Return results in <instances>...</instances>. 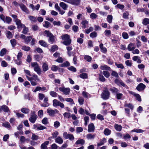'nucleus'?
<instances>
[{"label": "nucleus", "mask_w": 149, "mask_h": 149, "mask_svg": "<svg viewBox=\"0 0 149 149\" xmlns=\"http://www.w3.org/2000/svg\"><path fill=\"white\" fill-rule=\"evenodd\" d=\"M21 9L25 12L28 14L29 13V11L26 7L24 4H22L20 5Z\"/></svg>", "instance_id": "nucleus-16"}, {"label": "nucleus", "mask_w": 149, "mask_h": 149, "mask_svg": "<svg viewBox=\"0 0 149 149\" xmlns=\"http://www.w3.org/2000/svg\"><path fill=\"white\" fill-rule=\"evenodd\" d=\"M44 24H43V26L45 28H48L50 26V23L47 21H45Z\"/></svg>", "instance_id": "nucleus-47"}, {"label": "nucleus", "mask_w": 149, "mask_h": 149, "mask_svg": "<svg viewBox=\"0 0 149 149\" xmlns=\"http://www.w3.org/2000/svg\"><path fill=\"white\" fill-rule=\"evenodd\" d=\"M21 111L23 113L27 114L29 112V110L26 108H23L21 109Z\"/></svg>", "instance_id": "nucleus-25"}, {"label": "nucleus", "mask_w": 149, "mask_h": 149, "mask_svg": "<svg viewBox=\"0 0 149 149\" xmlns=\"http://www.w3.org/2000/svg\"><path fill=\"white\" fill-rule=\"evenodd\" d=\"M7 52V50L5 48H3L0 51V56H3L6 54Z\"/></svg>", "instance_id": "nucleus-26"}, {"label": "nucleus", "mask_w": 149, "mask_h": 149, "mask_svg": "<svg viewBox=\"0 0 149 149\" xmlns=\"http://www.w3.org/2000/svg\"><path fill=\"white\" fill-rule=\"evenodd\" d=\"M49 143V141H46L44 142V143L42 144L41 148L42 149H46L47 148V145H48Z\"/></svg>", "instance_id": "nucleus-20"}, {"label": "nucleus", "mask_w": 149, "mask_h": 149, "mask_svg": "<svg viewBox=\"0 0 149 149\" xmlns=\"http://www.w3.org/2000/svg\"><path fill=\"white\" fill-rule=\"evenodd\" d=\"M115 82L118 85L120 84L126 88H127V86L125 85L121 80H119L118 79H116L115 80Z\"/></svg>", "instance_id": "nucleus-8"}, {"label": "nucleus", "mask_w": 149, "mask_h": 149, "mask_svg": "<svg viewBox=\"0 0 149 149\" xmlns=\"http://www.w3.org/2000/svg\"><path fill=\"white\" fill-rule=\"evenodd\" d=\"M97 16V15L94 13L91 14L90 15V17L92 19L96 18Z\"/></svg>", "instance_id": "nucleus-64"}, {"label": "nucleus", "mask_w": 149, "mask_h": 149, "mask_svg": "<svg viewBox=\"0 0 149 149\" xmlns=\"http://www.w3.org/2000/svg\"><path fill=\"white\" fill-rule=\"evenodd\" d=\"M129 13L128 12H125L123 13V16L124 18L125 19H127L128 18V15Z\"/></svg>", "instance_id": "nucleus-62"}, {"label": "nucleus", "mask_w": 149, "mask_h": 149, "mask_svg": "<svg viewBox=\"0 0 149 149\" xmlns=\"http://www.w3.org/2000/svg\"><path fill=\"white\" fill-rule=\"evenodd\" d=\"M28 17L29 18V19L31 21H33V22H36V18L33 16L29 15L28 16Z\"/></svg>", "instance_id": "nucleus-42"}, {"label": "nucleus", "mask_w": 149, "mask_h": 149, "mask_svg": "<svg viewBox=\"0 0 149 149\" xmlns=\"http://www.w3.org/2000/svg\"><path fill=\"white\" fill-rule=\"evenodd\" d=\"M111 75L112 76L116 77H118V73L114 71H112V73H111Z\"/></svg>", "instance_id": "nucleus-63"}, {"label": "nucleus", "mask_w": 149, "mask_h": 149, "mask_svg": "<svg viewBox=\"0 0 149 149\" xmlns=\"http://www.w3.org/2000/svg\"><path fill=\"white\" fill-rule=\"evenodd\" d=\"M123 138L124 139L128 141V140H130V139L131 136L128 134L127 133L124 136Z\"/></svg>", "instance_id": "nucleus-35"}, {"label": "nucleus", "mask_w": 149, "mask_h": 149, "mask_svg": "<svg viewBox=\"0 0 149 149\" xmlns=\"http://www.w3.org/2000/svg\"><path fill=\"white\" fill-rule=\"evenodd\" d=\"M123 95V94H122L121 93H117L116 94V97L118 99H120L122 97Z\"/></svg>", "instance_id": "nucleus-58"}, {"label": "nucleus", "mask_w": 149, "mask_h": 149, "mask_svg": "<svg viewBox=\"0 0 149 149\" xmlns=\"http://www.w3.org/2000/svg\"><path fill=\"white\" fill-rule=\"evenodd\" d=\"M43 71L44 72L46 71L49 69L48 66V65L45 63H44L42 66Z\"/></svg>", "instance_id": "nucleus-22"}, {"label": "nucleus", "mask_w": 149, "mask_h": 149, "mask_svg": "<svg viewBox=\"0 0 149 149\" xmlns=\"http://www.w3.org/2000/svg\"><path fill=\"white\" fill-rule=\"evenodd\" d=\"M110 91H111L113 93H115L116 94L119 92L118 90L115 87H113L111 88L110 89Z\"/></svg>", "instance_id": "nucleus-36"}, {"label": "nucleus", "mask_w": 149, "mask_h": 149, "mask_svg": "<svg viewBox=\"0 0 149 149\" xmlns=\"http://www.w3.org/2000/svg\"><path fill=\"white\" fill-rule=\"evenodd\" d=\"M145 87L146 86L144 84L141 83L138 85L136 88L138 91H141L144 90Z\"/></svg>", "instance_id": "nucleus-9"}, {"label": "nucleus", "mask_w": 149, "mask_h": 149, "mask_svg": "<svg viewBox=\"0 0 149 149\" xmlns=\"http://www.w3.org/2000/svg\"><path fill=\"white\" fill-rule=\"evenodd\" d=\"M100 68L102 70H110L111 69L110 68L106 65H101Z\"/></svg>", "instance_id": "nucleus-17"}, {"label": "nucleus", "mask_w": 149, "mask_h": 149, "mask_svg": "<svg viewBox=\"0 0 149 149\" xmlns=\"http://www.w3.org/2000/svg\"><path fill=\"white\" fill-rule=\"evenodd\" d=\"M125 64L127 66L131 67L132 65V63L131 61L129 60H127L125 62Z\"/></svg>", "instance_id": "nucleus-57"}, {"label": "nucleus", "mask_w": 149, "mask_h": 149, "mask_svg": "<svg viewBox=\"0 0 149 149\" xmlns=\"http://www.w3.org/2000/svg\"><path fill=\"white\" fill-rule=\"evenodd\" d=\"M122 36L125 39H127L129 38L128 34L125 32H124L122 33Z\"/></svg>", "instance_id": "nucleus-48"}, {"label": "nucleus", "mask_w": 149, "mask_h": 149, "mask_svg": "<svg viewBox=\"0 0 149 149\" xmlns=\"http://www.w3.org/2000/svg\"><path fill=\"white\" fill-rule=\"evenodd\" d=\"M142 24L145 25H146L148 24H149V19L145 18L143 20Z\"/></svg>", "instance_id": "nucleus-29"}, {"label": "nucleus", "mask_w": 149, "mask_h": 149, "mask_svg": "<svg viewBox=\"0 0 149 149\" xmlns=\"http://www.w3.org/2000/svg\"><path fill=\"white\" fill-rule=\"evenodd\" d=\"M95 129V127L93 123L91 124L88 126V130H94Z\"/></svg>", "instance_id": "nucleus-40"}, {"label": "nucleus", "mask_w": 149, "mask_h": 149, "mask_svg": "<svg viewBox=\"0 0 149 149\" xmlns=\"http://www.w3.org/2000/svg\"><path fill=\"white\" fill-rule=\"evenodd\" d=\"M47 112L50 116H54V115L58 112V111L57 109L53 110L52 109H47Z\"/></svg>", "instance_id": "nucleus-6"}, {"label": "nucleus", "mask_w": 149, "mask_h": 149, "mask_svg": "<svg viewBox=\"0 0 149 149\" xmlns=\"http://www.w3.org/2000/svg\"><path fill=\"white\" fill-rule=\"evenodd\" d=\"M97 35V33L95 31H94L90 34V36L92 38H94L96 37Z\"/></svg>", "instance_id": "nucleus-51"}, {"label": "nucleus", "mask_w": 149, "mask_h": 149, "mask_svg": "<svg viewBox=\"0 0 149 149\" xmlns=\"http://www.w3.org/2000/svg\"><path fill=\"white\" fill-rule=\"evenodd\" d=\"M21 28H23V31L22 32V33L24 34H26L28 31V28L26 27L25 26L24 27H21Z\"/></svg>", "instance_id": "nucleus-46"}, {"label": "nucleus", "mask_w": 149, "mask_h": 149, "mask_svg": "<svg viewBox=\"0 0 149 149\" xmlns=\"http://www.w3.org/2000/svg\"><path fill=\"white\" fill-rule=\"evenodd\" d=\"M55 141L56 143L61 144L63 143V141L61 138L58 137L55 139Z\"/></svg>", "instance_id": "nucleus-18"}, {"label": "nucleus", "mask_w": 149, "mask_h": 149, "mask_svg": "<svg viewBox=\"0 0 149 149\" xmlns=\"http://www.w3.org/2000/svg\"><path fill=\"white\" fill-rule=\"evenodd\" d=\"M103 44L101 43L100 45V47L102 52H105L107 51V49L105 47H103Z\"/></svg>", "instance_id": "nucleus-33"}, {"label": "nucleus", "mask_w": 149, "mask_h": 149, "mask_svg": "<svg viewBox=\"0 0 149 149\" xmlns=\"http://www.w3.org/2000/svg\"><path fill=\"white\" fill-rule=\"evenodd\" d=\"M38 115L40 118L42 117L43 115V111L42 110H40L38 111Z\"/></svg>", "instance_id": "nucleus-60"}, {"label": "nucleus", "mask_w": 149, "mask_h": 149, "mask_svg": "<svg viewBox=\"0 0 149 149\" xmlns=\"http://www.w3.org/2000/svg\"><path fill=\"white\" fill-rule=\"evenodd\" d=\"M62 39L65 40L63 42L65 45H70L71 42V40L70 38V36L68 34H65L61 36Z\"/></svg>", "instance_id": "nucleus-1"}, {"label": "nucleus", "mask_w": 149, "mask_h": 149, "mask_svg": "<svg viewBox=\"0 0 149 149\" xmlns=\"http://www.w3.org/2000/svg\"><path fill=\"white\" fill-rule=\"evenodd\" d=\"M31 65L34 68V70L37 73L40 75L41 74L42 71L38 64L36 62H33L31 63Z\"/></svg>", "instance_id": "nucleus-2"}, {"label": "nucleus", "mask_w": 149, "mask_h": 149, "mask_svg": "<svg viewBox=\"0 0 149 149\" xmlns=\"http://www.w3.org/2000/svg\"><path fill=\"white\" fill-rule=\"evenodd\" d=\"M45 97V96L43 94L39 93L38 94V97L39 100H42Z\"/></svg>", "instance_id": "nucleus-61"}, {"label": "nucleus", "mask_w": 149, "mask_h": 149, "mask_svg": "<svg viewBox=\"0 0 149 149\" xmlns=\"http://www.w3.org/2000/svg\"><path fill=\"white\" fill-rule=\"evenodd\" d=\"M55 41L54 37L52 35L49 37V42L52 44H53Z\"/></svg>", "instance_id": "nucleus-32"}, {"label": "nucleus", "mask_w": 149, "mask_h": 149, "mask_svg": "<svg viewBox=\"0 0 149 149\" xmlns=\"http://www.w3.org/2000/svg\"><path fill=\"white\" fill-rule=\"evenodd\" d=\"M50 95L52 97H56L57 96L58 94L54 91H51L49 93Z\"/></svg>", "instance_id": "nucleus-44"}, {"label": "nucleus", "mask_w": 149, "mask_h": 149, "mask_svg": "<svg viewBox=\"0 0 149 149\" xmlns=\"http://www.w3.org/2000/svg\"><path fill=\"white\" fill-rule=\"evenodd\" d=\"M88 22L87 21L84 20L83 21L81 22L82 24V27L84 28H85L86 27V25L88 24Z\"/></svg>", "instance_id": "nucleus-50"}, {"label": "nucleus", "mask_w": 149, "mask_h": 149, "mask_svg": "<svg viewBox=\"0 0 149 149\" xmlns=\"http://www.w3.org/2000/svg\"><path fill=\"white\" fill-rule=\"evenodd\" d=\"M1 65L3 67H6L8 66V64L5 61H3L1 62Z\"/></svg>", "instance_id": "nucleus-52"}, {"label": "nucleus", "mask_w": 149, "mask_h": 149, "mask_svg": "<svg viewBox=\"0 0 149 149\" xmlns=\"http://www.w3.org/2000/svg\"><path fill=\"white\" fill-rule=\"evenodd\" d=\"M81 0H69V3L74 5H79Z\"/></svg>", "instance_id": "nucleus-10"}, {"label": "nucleus", "mask_w": 149, "mask_h": 149, "mask_svg": "<svg viewBox=\"0 0 149 149\" xmlns=\"http://www.w3.org/2000/svg\"><path fill=\"white\" fill-rule=\"evenodd\" d=\"M37 118V115L35 114L34 112L33 111L31 113V114L29 119V120L31 123H34L36 120Z\"/></svg>", "instance_id": "nucleus-4"}, {"label": "nucleus", "mask_w": 149, "mask_h": 149, "mask_svg": "<svg viewBox=\"0 0 149 149\" xmlns=\"http://www.w3.org/2000/svg\"><path fill=\"white\" fill-rule=\"evenodd\" d=\"M102 73L104 76L106 78H108L110 76V73L108 71H103Z\"/></svg>", "instance_id": "nucleus-43"}, {"label": "nucleus", "mask_w": 149, "mask_h": 149, "mask_svg": "<svg viewBox=\"0 0 149 149\" xmlns=\"http://www.w3.org/2000/svg\"><path fill=\"white\" fill-rule=\"evenodd\" d=\"M99 79L100 81L104 82L105 81V79L104 78V77L101 74H100L99 77Z\"/></svg>", "instance_id": "nucleus-53"}, {"label": "nucleus", "mask_w": 149, "mask_h": 149, "mask_svg": "<svg viewBox=\"0 0 149 149\" xmlns=\"http://www.w3.org/2000/svg\"><path fill=\"white\" fill-rule=\"evenodd\" d=\"M58 49V47L56 45H53L51 48V50L53 52H54Z\"/></svg>", "instance_id": "nucleus-54"}, {"label": "nucleus", "mask_w": 149, "mask_h": 149, "mask_svg": "<svg viewBox=\"0 0 149 149\" xmlns=\"http://www.w3.org/2000/svg\"><path fill=\"white\" fill-rule=\"evenodd\" d=\"M15 22L16 25L17 26V28H20L25 27V25L21 23V21L20 20L16 19L15 20Z\"/></svg>", "instance_id": "nucleus-12"}, {"label": "nucleus", "mask_w": 149, "mask_h": 149, "mask_svg": "<svg viewBox=\"0 0 149 149\" xmlns=\"http://www.w3.org/2000/svg\"><path fill=\"white\" fill-rule=\"evenodd\" d=\"M87 137L88 139H93L95 137V135L89 134L87 135Z\"/></svg>", "instance_id": "nucleus-59"}, {"label": "nucleus", "mask_w": 149, "mask_h": 149, "mask_svg": "<svg viewBox=\"0 0 149 149\" xmlns=\"http://www.w3.org/2000/svg\"><path fill=\"white\" fill-rule=\"evenodd\" d=\"M2 110L3 111L5 112H8L10 110L8 107L5 105H3L2 106H0V112Z\"/></svg>", "instance_id": "nucleus-11"}, {"label": "nucleus", "mask_w": 149, "mask_h": 149, "mask_svg": "<svg viewBox=\"0 0 149 149\" xmlns=\"http://www.w3.org/2000/svg\"><path fill=\"white\" fill-rule=\"evenodd\" d=\"M60 91L63 92V94L65 95H68L70 91L69 88H65V87H61L59 88Z\"/></svg>", "instance_id": "nucleus-5"}, {"label": "nucleus", "mask_w": 149, "mask_h": 149, "mask_svg": "<svg viewBox=\"0 0 149 149\" xmlns=\"http://www.w3.org/2000/svg\"><path fill=\"white\" fill-rule=\"evenodd\" d=\"M114 127L115 129L117 130H121L122 129V127L121 125L116 124L114 125Z\"/></svg>", "instance_id": "nucleus-39"}, {"label": "nucleus", "mask_w": 149, "mask_h": 149, "mask_svg": "<svg viewBox=\"0 0 149 149\" xmlns=\"http://www.w3.org/2000/svg\"><path fill=\"white\" fill-rule=\"evenodd\" d=\"M2 125L3 127L6 128H10L11 127L9 123L7 122H6L5 123H3Z\"/></svg>", "instance_id": "nucleus-38"}, {"label": "nucleus", "mask_w": 149, "mask_h": 149, "mask_svg": "<svg viewBox=\"0 0 149 149\" xmlns=\"http://www.w3.org/2000/svg\"><path fill=\"white\" fill-rule=\"evenodd\" d=\"M113 19V17L111 15H108L107 17V22L109 23H111Z\"/></svg>", "instance_id": "nucleus-37"}, {"label": "nucleus", "mask_w": 149, "mask_h": 149, "mask_svg": "<svg viewBox=\"0 0 149 149\" xmlns=\"http://www.w3.org/2000/svg\"><path fill=\"white\" fill-rule=\"evenodd\" d=\"M42 122L44 124H47L48 123V119L46 117L44 118L42 120Z\"/></svg>", "instance_id": "nucleus-49"}, {"label": "nucleus", "mask_w": 149, "mask_h": 149, "mask_svg": "<svg viewBox=\"0 0 149 149\" xmlns=\"http://www.w3.org/2000/svg\"><path fill=\"white\" fill-rule=\"evenodd\" d=\"M82 95L85 98H88L91 97L90 94L86 91H83Z\"/></svg>", "instance_id": "nucleus-31"}, {"label": "nucleus", "mask_w": 149, "mask_h": 149, "mask_svg": "<svg viewBox=\"0 0 149 149\" xmlns=\"http://www.w3.org/2000/svg\"><path fill=\"white\" fill-rule=\"evenodd\" d=\"M130 92L131 94L135 96L136 97V99L138 101L141 102V96L139 94L135 93H134L132 91Z\"/></svg>", "instance_id": "nucleus-13"}, {"label": "nucleus", "mask_w": 149, "mask_h": 149, "mask_svg": "<svg viewBox=\"0 0 149 149\" xmlns=\"http://www.w3.org/2000/svg\"><path fill=\"white\" fill-rule=\"evenodd\" d=\"M79 77L83 79L88 78V75L86 73H83L79 75Z\"/></svg>", "instance_id": "nucleus-28"}, {"label": "nucleus", "mask_w": 149, "mask_h": 149, "mask_svg": "<svg viewBox=\"0 0 149 149\" xmlns=\"http://www.w3.org/2000/svg\"><path fill=\"white\" fill-rule=\"evenodd\" d=\"M84 59L88 62H90L92 60L91 57L88 55H85L84 56Z\"/></svg>", "instance_id": "nucleus-56"}, {"label": "nucleus", "mask_w": 149, "mask_h": 149, "mask_svg": "<svg viewBox=\"0 0 149 149\" xmlns=\"http://www.w3.org/2000/svg\"><path fill=\"white\" fill-rule=\"evenodd\" d=\"M102 94H101L102 97L104 100H107L109 98L110 93L107 88L105 87Z\"/></svg>", "instance_id": "nucleus-3"}, {"label": "nucleus", "mask_w": 149, "mask_h": 149, "mask_svg": "<svg viewBox=\"0 0 149 149\" xmlns=\"http://www.w3.org/2000/svg\"><path fill=\"white\" fill-rule=\"evenodd\" d=\"M32 39V37L31 36H29L25 37L24 40L26 44H28Z\"/></svg>", "instance_id": "nucleus-30"}, {"label": "nucleus", "mask_w": 149, "mask_h": 149, "mask_svg": "<svg viewBox=\"0 0 149 149\" xmlns=\"http://www.w3.org/2000/svg\"><path fill=\"white\" fill-rule=\"evenodd\" d=\"M10 43L13 47L15 46L16 44V41L15 40L13 39L10 41Z\"/></svg>", "instance_id": "nucleus-55"}, {"label": "nucleus", "mask_w": 149, "mask_h": 149, "mask_svg": "<svg viewBox=\"0 0 149 149\" xmlns=\"http://www.w3.org/2000/svg\"><path fill=\"white\" fill-rule=\"evenodd\" d=\"M63 136L65 139H69L70 140H73L74 138L72 134H68L65 132L63 133Z\"/></svg>", "instance_id": "nucleus-7"}, {"label": "nucleus", "mask_w": 149, "mask_h": 149, "mask_svg": "<svg viewBox=\"0 0 149 149\" xmlns=\"http://www.w3.org/2000/svg\"><path fill=\"white\" fill-rule=\"evenodd\" d=\"M6 34L8 38L10 39L12 38L13 35L11 32L10 31H6Z\"/></svg>", "instance_id": "nucleus-21"}, {"label": "nucleus", "mask_w": 149, "mask_h": 149, "mask_svg": "<svg viewBox=\"0 0 149 149\" xmlns=\"http://www.w3.org/2000/svg\"><path fill=\"white\" fill-rule=\"evenodd\" d=\"M39 43L42 46L44 47H47V45L46 43L43 40H40L39 42Z\"/></svg>", "instance_id": "nucleus-41"}, {"label": "nucleus", "mask_w": 149, "mask_h": 149, "mask_svg": "<svg viewBox=\"0 0 149 149\" xmlns=\"http://www.w3.org/2000/svg\"><path fill=\"white\" fill-rule=\"evenodd\" d=\"M84 102V99L83 97H79L78 98V102L80 105H82L83 104Z\"/></svg>", "instance_id": "nucleus-45"}, {"label": "nucleus", "mask_w": 149, "mask_h": 149, "mask_svg": "<svg viewBox=\"0 0 149 149\" xmlns=\"http://www.w3.org/2000/svg\"><path fill=\"white\" fill-rule=\"evenodd\" d=\"M135 48V47L134 44L132 43H130L128 45L127 49L130 51L133 50Z\"/></svg>", "instance_id": "nucleus-14"}, {"label": "nucleus", "mask_w": 149, "mask_h": 149, "mask_svg": "<svg viewBox=\"0 0 149 149\" xmlns=\"http://www.w3.org/2000/svg\"><path fill=\"white\" fill-rule=\"evenodd\" d=\"M21 49L24 51L27 52L30 50V48L26 45H23L21 46Z\"/></svg>", "instance_id": "nucleus-24"}, {"label": "nucleus", "mask_w": 149, "mask_h": 149, "mask_svg": "<svg viewBox=\"0 0 149 149\" xmlns=\"http://www.w3.org/2000/svg\"><path fill=\"white\" fill-rule=\"evenodd\" d=\"M85 143V141L83 139L78 140L75 143L76 144H80L81 145H83Z\"/></svg>", "instance_id": "nucleus-23"}, {"label": "nucleus", "mask_w": 149, "mask_h": 149, "mask_svg": "<svg viewBox=\"0 0 149 149\" xmlns=\"http://www.w3.org/2000/svg\"><path fill=\"white\" fill-rule=\"evenodd\" d=\"M44 33L45 36L49 37L53 35L49 31L45 30V31Z\"/></svg>", "instance_id": "nucleus-34"}, {"label": "nucleus", "mask_w": 149, "mask_h": 149, "mask_svg": "<svg viewBox=\"0 0 149 149\" xmlns=\"http://www.w3.org/2000/svg\"><path fill=\"white\" fill-rule=\"evenodd\" d=\"M60 102L56 99H54L53 101V106L56 107L58 106Z\"/></svg>", "instance_id": "nucleus-27"}, {"label": "nucleus", "mask_w": 149, "mask_h": 149, "mask_svg": "<svg viewBox=\"0 0 149 149\" xmlns=\"http://www.w3.org/2000/svg\"><path fill=\"white\" fill-rule=\"evenodd\" d=\"M59 6L64 10H66L68 7V5L63 2H60L59 3Z\"/></svg>", "instance_id": "nucleus-15"}, {"label": "nucleus", "mask_w": 149, "mask_h": 149, "mask_svg": "<svg viewBox=\"0 0 149 149\" xmlns=\"http://www.w3.org/2000/svg\"><path fill=\"white\" fill-rule=\"evenodd\" d=\"M106 141V139L105 138H103L102 139L100 140V143H97V145L98 146H101L103 145L104 143Z\"/></svg>", "instance_id": "nucleus-19"}]
</instances>
